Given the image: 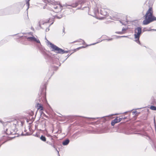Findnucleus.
Masks as SVG:
<instances>
[{
    "mask_svg": "<svg viewBox=\"0 0 156 156\" xmlns=\"http://www.w3.org/2000/svg\"><path fill=\"white\" fill-rule=\"evenodd\" d=\"M40 51L42 55H43L44 58L46 60L47 62H50L51 64L49 66L48 72L47 73V76L48 77H51L54 73V71L56 70L58 67L54 65L56 64L60 66L61 63L59 61V57H56L57 59H55V56H51L52 54L51 53L48 52V53L45 51V49L43 48H40Z\"/></svg>",
    "mask_w": 156,
    "mask_h": 156,
    "instance_id": "f257e3e1",
    "label": "nucleus"
},
{
    "mask_svg": "<svg viewBox=\"0 0 156 156\" xmlns=\"http://www.w3.org/2000/svg\"><path fill=\"white\" fill-rule=\"evenodd\" d=\"M144 16L145 19L143 21L144 25H147L151 22L156 20V17L153 15V11L151 7H149Z\"/></svg>",
    "mask_w": 156,
    "mask_h": 156,
    "instance_id": "f03ea898",
    "label": "nucleus"
},
{
    "mask_svg": "<svg viewBox=\"0 0 156 156\" xmlns=\"http://www.w3.org/2000/svg\"><path fill=\"white\" fill-rule=\"evenodd\" d=\"M47 41L48 44L50 45V47L52 48V51H53L57 54H61L68 53L69 52V50L65 51L50 42L48 40Z\"/></svg>",
    "mask_w": 156,
    "mask_h": 156,
    "instance_id": "7ed1b4c3",
    "label": "nucleus"
},
{
    "mask_svg": "<svg viewBox=\"0 0 156 156\" xmlns=\"http://www.w3.org/2000/svg\"><path fill=\"white\" fill-rule=\"evenodd\" d=\"M135 34L134 36L135 39V41L140 45H141L139 41V38L142 34V28L140 27H137L135 28L134 30Z\"/></svg>",
    "mask_w": 156,
    "mask_h": 156,
    "instance_id": "20e7f679",
    "label": "nucleus"
},
{
    "mask_svg": "<svg viewBox=\"0 0 156 156\" xmlns=\"http://www.w3.org/2000/svg\"><path fill=\"white\" fill-rule=\"evenodd\" d=\"M62 9V6L60 5H53V7L51 8L50 10L51 11H53L55 12H58L59 11H61Z\"/></svg>",
    "mask_w": 156,
    "mask_h": 156,
    "instance_id": "39448f33",
    "label": "nucleus"
},
{
    "mask_svg": "<svg viewBox=\"0 0 156 156\" xmlns=\"http://www.w3.org/2000/svg\"><path fill=\"white\" fill-rule=\"evenodd\" d=\"M46 88L45 84H44L42 87H41V90L39 93H40L41 95L42 96V97H44L45 95Z\"/></svg>",
    "mask_w": 156,
    "mask_h": 156,
    "instance_id": "423d86ee",
    "label": "nucleus"
},
{
    "mask_svg": "<svg viewBox=\"0 0 156 156\" xmlns=\"http://www.w3.org/2000/svg\"><path fill=\"white\" fill-rule=\"evenodd\" d=\"M26 38H27L28 41H35L37 43L40 44V42L39 40L37 39L34 36L29 37H26Z\"/></svg>",
    "mask_w": 156,
    "mask_h": 156,
    "instance_id": "0eeeda50",
    "label": "nucleus"
},
{
    "mask_svg": "<svg viewBox=\"0 0 156 156\" xmlns=\"http://www.w3.org/2000/svg\"><path fill=\"white\" fill-rule=\"evenodd\" d=\"M19 37H22L21 41V44L25 45H27L28 44V43L27 41L28 40L26 38V37L24 36V37H23L22 36H19Z\"/></svg>",
    "mask_w": 156,
    "mask_h": 156,
    "instance_id": "6e6552de",
    "label": "nucleus"
},
{
    "mask_svg": "<svg viewBox=\"0 0 156 156\" xmlns=\"http://www.w3.org/2000/svg\"><path fill=\"white\" fill-rule=\"evenodd\" d=\"M18 122L16 120H15L13 121H12L11 122H8L7 124L8 126H11L13 128H15L16 126L18 124Z\"/></svg>",
    "mask_w": 156,
    "mask_h": 156,
    "instance_id": "1a4fd4ad",
    "label": "nucleus"
},
{
    "mask_svg": "<svg viewBox=\"0 0 156 156\" xmlns=\"http://www.w3.org/2000/svg\"><path fill=\"white\" fill-rule=\"evenodd\" d=\"M132 129L130 128V127L127 126L125 129L124 133L127 134H129L132 133L133 132H132Z\"/></svg>",
    "mask_w": 156,
    "mask_h": 156,
    "instance_id": "9d476101",
    "label": "nucleus"
},
{
    "mask_svg": "<svg viewBox=\"0 0 156 156\" xmlns=\"http://www.w3.org/2000/svg\"><path fill=\"white\" fill-rule=\"evenodd\" d=\"M78 5V3H72L71 4H68L67 3H66L65 4H64L62 6V7H67L68 6H70V7H72L75 8Z\"/></svg>",
    "mask_w": 156,
    "mask_h": 156,
    "instance_id": "9b49d317",
    "label": "nucleus"
},
{
    "mask_svg": "<svg viewBox=\"0 0 156 156\" xmlns=\"http://www.w3.org/2000/svg\"><path fill=\"white\" fill-rule=\"evenodd\" d=\"M100 14L102 15L105 16L108 15V13L107 11V10L104 9H101L100 10Z\"/></svg>",
    "mask_w": 156,
    "mask_h": 156,
    "instance_id": "f8f14e48",
    "label": "nucleus"
},
{
    "mask_svg": "<svg viewBox=\"0 0 156 156\" xmlns=\"http://www.w3.org/2000/svg\"><path fill=\"white\" fill-rule=\"evenodd\" d=\"M5 132L7 135H12V133L11 132V127H9L8 128H6Z\"/></svg>",
    "mask_w": 156,
    "mask_h": 156,
    "instance_id": "ddd939ff",
    "label": "nucleus"
},
{
    "mask_svg": "<svg viewBox=\"0 0 156 156\" xmlns=\"http://www.w3.org/2000/svg\"><path fill=\"white\" fill-rule=\"evenodd\" d=\"M46 143L47 144H48L50 145L52 147H53L56 151H57V148H56L55 146V140H54V141H52V142H50L49 141H48L46 142Z\"/></svg>",
    "mask_w": 156,
    "mask_h": 156,
    "instance_id": "4468645a",
    "label": "nucleus"
},
{
    "mask_svg": "<svg viewBox=\"0 0 156 156\" xmlns=\"http://www.w3.org/2000/svg\"><path fill=\"white\" fill-rule=\"evenodd\" d=\"M38 110H40V111H43L44 108L41 104L37 103L36 106Z\"/></svg>",
    "mask_w": 156,
    "mask_h": 156,
    "instance_id": "2eb2a0df",
    "label": "nucleus"
},
{
    "mask_svg": "<svg viewBox=\"0 0 156 156\" xmlns=\"http://www.w3.org/2000/svg\"><path fill=\"white\" fill-rule=\"evenodd\" d=\"M118 119V117H117L112 121L111 124L112 126H114L115 123L119 122Z\"/></svg>",
    "mask_w": 156,
    "mask_h": 156,
    "instance_id": "dca6fc26",
    "label": "nucleus"
},
{
    "mask_svg": "<svg viewBox=\"0 0 156 156\" xmlns=\"http://www.w3.org/2000/svg\"><path fill=\"white\" fill-rule=\"evenodd\" d=\"M30 115V117H31V118L29 117V119L30 121V122L29 123V124L32 123V122L34 121V118L32 117L34 115V113L32 111L31 112Z\"/></svg>",
    "mask_w": 156,
    "mask_h": 156,
    "instance_id": "f3484780",
    "label": "nucleus"
},
{
    "mask_svg": "<svg viewBox=\"0 0 156 156\" xmlns=\"http://www.w3.org/2000/svg\"><path fill=\"white\" fill-rule=\"evenodd\" d=\"M150 143L154 150L156 151V144L152 140L150 141Z\"/></svg>",
    "mask_w": 156,
    "mask_h": 156,
    "instance_id": "a211bd4d",
    "label": "nucleus"
},
{
    "mask_svg": "<svg viewBox=\"0 0 156 156\" xmlns=\"http://www.w3.org/2000/svg\"><path fill=\"white\" fill-rule=\"evenodd\" d=\"M69 141H70L69 139H66L63 141L62 144L64 146L67 145L69 144Z\"/></svg>",
    "mask_w": 156,
    "mask_h": 156,
    "instance_id": "6ab92c4d",
    "label": "nucleus"
},
{
    "mask_svg": "<svg viewBox=\"0 0 156 156\" xmlns=\"http://www.w3.org/2000/svg\"><path fill=\"white\" fill-rule=\"evenodd\" d=\"M94 12L95 15L99 13L98 9L97 6L94 9Z\"/></svg>",
    "mask_w": 156,
    "mask_h": 156,
    "instance_id": "aec40b11",
    "label": "nucleus"
},
{
    "mask_svg": "<svg viewBox=\"0 0 156 156\" xmlns=\"http://www.w3.org/2000/svg\"><path fill=\"white\" fill-rule=\"evenodd\" d=\"M85 2V0H81L78 1V2H76L75 3H78V5L79 4H80L82 5V4H83Z\"/></svg>",
    "mask_w": 156,
    "mask_h": 156,
    "instance_id": "412c9836",
    "label": "nucleus"
},
{
    "mask_svg": "<svg viewBox=\"0 0 156 156\" xmlns=\"http://www.w3.org/2000/svg\"><path fill=\"white\" fill-rule=\"evenodd\" d=\"M139 134H140V135H141L142 136H147L150 139V137H149V136H148V135L147 133L146 132H143V133H139Z\"/></svg>",
    "mask_w": 156,
    "mask_h": 156,
    "instance_id": "4be33fe9",
    "label": "nucleus"
},
{
    "mask_svg": "<svg viewBox=\"0 0 156 156\" xmlns=\"http://www.w3.org/2000/svg\"><path fill=\"white\" fill-rule=\"evenodd\" d=\"M40 139L41 140L44 142H45L46 141V138L43 135H42L40 137Z\"/></svg>",
    "mask_w": 156,
    "mask_h": 156,
    "instance_id": "5701e85b",
    "label": "nucleus"
},
{
    "mask_svg": "<svg viewBox=\"0 0 156 156\" xmlns=\"http://www.w3.org/2000/svg\"><path fill=\"white\" fill-rule=\"evenodd\" d=\"M150 108L152 110L156 111V106L151 105L150 107Z\"/></svg>",
    "mask_w": 156,
    "mask_h": 156,
    "instance_id": "b1692460",
    "label": "nucleus"
},
{
    "mask_svg": "<svg viewBox=\"0 0 156 156\" xmlns=\"http://www.w3.org/2000/svg\"><path fill=\"white\" fill-rule=\"evenodd\" d=\"M21 135L22 136H29V135H30V134L29 133L27 132V133H23V132L21 134Z\"/></svg>",
    "mask_w": 156,
    "mask_h": 156,
    "instance_id": "393cba45",
    "label": "nucleus"
},
{
    "mask_svg": "<svg viewBox=\"0 0 156 156\" xmlns=\"http://www.w3.org/2000/svg\"><path fill=\"white\" fill-rule=\"evenodd\" d=\"M15 128H13L12 129V128L11 127V132L12 133V134H15Z\"/></svg>",
    "mask_w": 156,
    "mask_h": 156,
    "instance_id": "a878e982",
    "label": "nucleus"
},
{
    "mask_svg": "<svg viewBox=\"0 0 156 156\" xmlns=\"http://www.w3.org/2000/svg\"><path fill=\"white\" fill-rule=\"evenodd\" d=\"M125 33V32H123V31H122L116 32V33L119 34H124Z\"/></svg>",
    "mask_w": 156,
    "mask_h": 156,
    "instance_id": "bb28decb",
    "label": "nucleus"
},
{
    "mask_svg": "<svg viewBox=\"0 0 156 156\" xmlns=\"http://www.w3.org/2000/svg\"><path fill=\"white\" fill-rule=\"evenodd\" d=\"M33 135L37 137H39V134L37 133H36L35 134H34Z\"/></svg>",
    "mask_w": 156,
    "mask_h": 156,
    "instance_id": "cd10ccee",
    "label": "nucleus"
},
{
    "mask_svg": "<svg viewBox=\"0 0 156 156\" xmlns=\"http://www.w3.org/2000/svg\"><path fill=\"white\" fill-rule=\"evenodd\" d=\"M82 40L81 39H80L78 40H77L76 41H74L73 42H81V41H82Z\"/></svg>",
    "mask_w": 156,
    "mask_h": 156,
    "instance_id": "c85d7f7f",
    "label": "nucleus"
},
{
    "mask_svg": "<svg viewBox=\"0 0 156 156\" xmlns=\"http://www.w3.org/2000/svg\"><path fill=\"white\" fill-rule=\"evenodd\" d=\"M113 38H109L108 39H105V40H106L107 41H112V40H113Z\"/></svg>",
    "mask_w": 156,
    "mask_h": 156,
    "instance_id": "c756f323",
    "label": "nucleus"
},
{
    "mask_svg": "<svg viewBox=\"0 0 156 156\" xmlns=\"http://www.w3.org/2000/svg\"><path fill=\"white\" fill-rule=\"evenodd\" d=\"M26 4H27V5L28 6V7L27 9L29 8V5H30V4H29V1H27V2H26Z\"/></svg>",
    "mask_w": 156,
    "mask_h": 156,
    "instance_id": "7c9ffc66",
    "label": "nucleus"
},
{
    "mask_svg": "<svg viewBox=\"0 0 156 156\" xmlns=\"http://www.w3.org/2000/svg\"><path fill=\"white\" fill-rule=\"evenodd\" d=\"M43 115L42 116H44L46 117V118H48V116L46 115L44 112H42Z\"/></svg>",
    "mask_w": 156,
    "mask_h": 156,
    "instance_id": "2f4dec72",
    "label": "nucleus"
},
{
    "mask_svg": "<svg viewBox=\"0 0 156 156\" xmlns=\"http://www.w3.org/2000/svg\"><path fill=\"white\" fill-rule=\"evenodd\" d=\"M20 122L21 123V126H22L24 123V121H23L21 120Z\"/></svg>",
    "mask_w": 156,
    "mask_h": 156,
    "instance_id": "473e14b6",
    "label": "nucleus"
},
{
    "mask_svg": "<svg viewBox=\"0 0 156 156\" xmlns=\"http://www.w3.org/2000/svg\"><path fill=\"white\" fill-rule=\"evenodd\" d=\"M127 29V28H124L123 27L122 29V31L124 32V31L126 30Z\"/></svg>",
    "mask_w": 156,
    "mask_h": 156,
    "instance_id": "72a5a7b5",
    "label": "nucleus"
},
{
    "mask_svg": "<svg viewBox=\"0 0 156 156\" xmlns=\"http://www.w3.org/2000/svg\"><path fill=\"white\" fill-rule=\"evenodd\" d=\"M128 37V36H118V38H119V37Z\"/></svg>",
    "mask_w": 156,
    "mask_h": 156,
    "instance_id": "f704fd0d",
    "label": "nucleus"
},
{
    "mask_svg": "<svg viewBox=\"0 0 156 156\" xmlns=\"http://www.w3.org/2000/svg\"><path fill=\"white\" fill-rule=\"evenodd\" d=\"M25 119L26 120V121L27 123H29V122H30V119H28V118H25Z\"/></svg>",
    "mask_w": 156,
    "mask_h": 156,
    "instance_id": "c9c22d12",
    "label": "nucleus"
},
{
    "mask_svg": "<svg viewBox=\"0 0 156 156\" xmlns=\"http://www.w3.org/2000/svg\"><path fill=\"white\" fill-rule=\"evenodd\" d=\"M62 17V15H60L59 16H57V17L58 18V19H60Z\"/></svg>",
    "mask_w": 156,
    "mask_h": 156,
    "instance_id": "e433bc0d",
    "label": "nucleus"
},
{
    "mask_svg": "<svg viewBox=\"0 0 156 156\" xmlns=\"http://www.w3.org/2000/svg\"><path fill=\"white\" fill-rule=\"evenodd\" d=\"M132 113H133V115L134 114H135V115L136 114H137V112L136 111H133L132 112Z\"/></svg>",
    "mask_w": 156,
    "mask_h": 156,
    "instance_id": "4c0bfd02",
    "label": "nucleus"
},
{
    "mask_svg": "<svg viewBox=\"0 0 156 156\" xmlns=\"http://www.w3.org/2000/svg\"><path fill=\"white\" fill-rule=\"evenodd\" d=\"M118 121H119V122L120 121H121V120H122V118H121L119 117H118Z\"/></svg>",
    "mask_w": 156,
    "mask_h": 156,
    "instance_id": "58836bf2",
    "label": "nucleus"
},
{
    "mask_svg": "<svg viewBox=\"0 0 156 156\" xmlns=\"http://www.w3.org/2000/svg\"><path fill=\"white\" fill-rule=\"evenodd\" d=\"M101 41H99V42H97L96 43H93V44H90V45H87V46H89V45H94V44H97L99 42H100Z\"/></svg>",
    "mask_w": 156,
    "mask_h": 156,
    "instance_id": "ea45409f",
    "label": "nucleus"
},
{
    "mask_svg": "<svg viewBox=\"0 0 156 156\" xmlns=\"http://www.w3.org/2000/svg\"><path fill=\"white\" fill-rule=\"evenodd\" d=\"M154 126L155 128H156V122L155 119V118H154Z\"/></svg>",
    "mask_w": 156,
    "mask_h": 156,
    "instance_id": "a19ab883",
    "label": "nucleus"
},
{
    "mask_svg": "<svg viewBox=\"0 0 156 156\" xmlns=\"http://www.w3.org/2000/svg\"><path fill=\"white\" fill-rule=\"evenodd\" d=\"M46 136L47 137H49L50 138L51 136L49 134L47 133L46 134Z\"/></svg>",
    "mask_w": 156,
    "mask_h": 156,
    "instance_id": "79ce46f5",
    "label": "nucleus"
},
{
    "mask_svg": "<svg viewBox=\"0 0 156 156\" xmlns=\"http://www.w3.org/2000/svg\"><path fill=\"white\" fill-rule=\"evenodd\" d=\"M85 48V47L84 46H82V47H80L77 48V49H80L82 48Z\"/></svg>",
    "mask_w": 156,
    "mask_h": 156,
    "instance_id": "37998d69",
    "label": "nucleus"
},
{
    "mask_svg": "<svg viewBox=\"0 0 156 156\" xmlns=\"http://www.w3.org/2000/svg\"><path fill=\"white\" fill-rule=\"evenodd\" d=\"M50 138H51V141H54V139H53V138H52V136H51V137H50Z\"/></svg>",
    "mask_w": 156,
    "mask_h": 156,
    "instance_id": "c03bdc74",
    "label": "nucleus"
},
{
    "mask_svg": "<svg viewBox=\"0 0 156 156\" xmlns=\"http://www.w3.org/2000/svg\"><path fill=\"white\" fill-rule=\"evenodd\" d=\"M72 54V53L71 54H68L67 55V58L66 59H67V58L69 57Z\"/></svg>",
    "mask_w": 156,
    "mask_h": 156,
    "instance_id": "a18cd8bd",
    "label": "nucleus"
},
{
    "mask_svg": "<svg viewBox=\"0 0 156 156\" xmlns=\"http://www.w3.org/2000/svg\"><path fill=\"white\" fill-rule=\"evenodd\" d=\"M41 111V112H40V114H41V116L42 115H43V114H42V112H43L42 111Z\"/></svg>",
    "mask_w": 156,
    "mask_h": 156,
    "instance_id": "49530a36",
    "label": "nucleus"
},
{
    "mask_svg": "<svg viewBox=\"0 0 156 156\" xmlns=\"http://www.w3.org/2000/svg\"><path fill=\"white\" fill-rule=\"evenodd\" d=\"M82 41H83V42H82V44H85V41H84V40H82Z\"/></svg>",
    "mask_w": 156,
    "mask_h": 156,
    "instance_id": "de8ad7c7",
    "label": "nucleus"
},
{
    "mask_svg": "<svg viewBox=\"0 0 156 156\" xmlns=\"http://www.w3.org/2000/svg\"><path fill=\"white\" fill-rule=\"evenodd\" d=\"M60 115V116H59L60 117H62V115H61V114H60V113H58Z\"/></svg>",
    "mask_w": 156,
    "mask_h": 156,
    "instance_id": "09e8293b",
    "label": "nucleus"
},
{
    "mask_svg": "<svg viewBox=\"0 0 156 156\" xmlns=\"http://www.w3.org/2000/svg\"><path fill=\"white\" fill-rule=\"evenodd\" d=\"M49 30V28H47L46 29V31H48Z\"/></svg>",
    "mask_w": 156,
    "mask_h": 156,
    "instance_id": "8fccbe9b",
    "label": "nucleus"
},
{
    "mask_svg": "<svg viewBox=\"0 0 156 156\" xmlns=\"http://www.w3.org/2000/svg\"><path fill=\"white\" fill-rule=\"evenodd\" d=\"M126 118V117H123L122 118V119H125Z\"/></svg>",
    "mask_w": 156,
    "mask_h": 156,
    "instance_id": "3c124183",
    "label": "nucleus"
},
{
    "mask_svg": "<svg viewBox=\"0 0 156 156\" xmlns=\"http://www.w3.org/2000/svg\"><path fill=\"white\" fill-rule=\"evenodd\" d=\"M1 11H0V15H4L3 14H1Z\"/></svg>",
    "mask_w": 156,
    "mask_h": 156,
    "instance_id": "603ef678",
    "label": "nucleus"
},
{
    "mask_svg": "<svg viewBox=\"0 0 156 156\" xmlns=\"http://www.w3.org/2000/svg\"><path fill=\"white\" fill-rule=\"evenodd\" d=\"M57 152H58V156H60V155H59V152L57 150Z\"/></svg>",
    "mask_w": 156,
    "mask_h": 156,
    "instance_id": "864d4df0",
    "label": "nucleus"
},
{
    "mask_svg": "<svg viewBox=\"0 0 156 156\" xmlns=\"http://www.w3.org/2000/svg\"><path fill=\"white\" fill-rule=\"evenodd\" d=\"M63 32L65 33L64 32H65V28L64 27L63 28Z\"/></svg>",
    "mask_w": 156,
    "mask_h": 156,
    "instance_id": "5fc2aeb1",
    "label": "nucleus"
},
{
    "mask_svg": "<svg viewBox=\"0 0 156 156\" xmlns=\"http://www.w3.org/2000/svg\"><path fill=\"white\" fill-rule=\"evenodd\" d=\"M37 126H38V125H35V128H36L37 127Z\"/></svg>",
    "mask_w": 156,
    "mask_h": 156,
    "instance_id": "6e6d98bb",
    "label": "nucleus"
},
{
    "mask_svg": "<svg viewBox=\"0 0 156 156\" xmlns=\"http://www.w3.org/2000/svg\"><path fill=\"white\" fill-rule=\"evenodd\" d=\"M88 118V119H96L95 118Z\"/></svg>",
    "mask_w": 156,
    "mask_h": 156,
    "instance_id": "4d7b16f0",
    "label": "nucleus"
},
{
    "mask_svg": "<svg viewBox=\"0 0 156 156\" xmlns=\"http://www.w3.org/2000/svg\"><path fill=\"white\" fill-rule=\"evenodd\" d=\"M38 95H39V96L40 97H41V95H40V94H39H39H38Z\"/></svg>",
    "mask_w": 156,
    "mask_h": 156,
    "instance_id": "13d9d810",
    "label": "nucleus"
},
{
    "mask_svg": "<svg viewBox=\"0 0 156 156\" xmlns=\"http://www.w3.org/2000/svg\"><path fill=\"white\" fill-rule=\"evenodd\" d=\"M151 30H154L156 31V30H154V29H151Z\"/></svg>",
    "mask_w": 156,
    "mask_h": 156,
    "instance_id": "bf43d9fd",
    "label": "nucleus"
},
{
    "mask_svg": "<svg viewBox=\"0 0 156 156\" xmlns=\"http://www.w3.org/2000/svg\"><path fill=\"white\" fill-rule=\"evenodd\" d=\"M0 122H1L2 123V121H1V120H0Z\"/></svg>",
    "mask_w": 156,
    "mask_h": 156,
    "instance_id": "052dcab7",
    "label": "nucleus"
},
{
    "mask_svg": "<svg viewBox=\"0 0 156 156\" xmlns=\"http://www.w3.org/2000/svg\"><path fill=\"white\" fill-rule=\"evenodd\" d=\"M127 112H125L124 113H126Z\"/></svg>",
    "mask_w": 156,
    "mask_h": 156,
    "instance_id": "680f3d73",
    "label": "nucleus"
},
{
    "mask_svg": "<svg viewBox=\"0 0 156 156\" xmlns=\"http://www.w3.org/2000/svg\"><path fill=\"white\" fill-rule=\"evenodd\" d=\"M17 34H14V35H13L14 36V35H16Z\"/></svg>",
    "mask_w": 156,
    "mask_h": 156,
    "instance_id": "e2e57ef3",
    "label": "nucleus"
},
{
    "mask_svg": "<svg viewBox=\"0 0 156 156\" xmlns=\"http://www.w3.org/2000/svg\"><path fill=\"white\" fill-rule=\"evenodd\" d=\"M43 8H44H44H45V7H44Z\"/></svg>",
    "mask_w": 156,
    "mask_h": 156,
    "instance_id": "0e129e2a",
    "label": "nucleus"
},
{
    "mask_svg": "<svg viewBox=\"0 0 156 156\" xmlns=\"http://www.w3.org/2000/svg\"><path fill=\"white\" fill-rule=\"evenodd\" d=\"M139 108H137V109H139Z\"/></svg>",
    "mask_w": 156,
    "mask_h": 156,
    "instance_id": "69168bd1",
    "label": "nucleus"
},
{
    "mask_svg": "<svg viewBox=\"0 0 156 156\" xmlns=\"http://www.w3.org/2000/svg\"><path fill=\"white\" fill-rule=\"evenodd\" d=\"M53 23H51V24H52Z\"/></svg>",
    "mask_w": 156,
    "mask_h": 156,
    "instance_id": "338daca9",
    "label": "nucleus"
},
{
    "mask_svg": "<svg viewBox=\"0 0 156 156\" xmlns=\"http://www.w3.org/2000/svg\"><path fill=\"white\" fill-rule=\"evenodd\" d=\"M27 1H30V0H28Z\"/></svg>",
    "mask_w": 156,
    "mask_h": 156,
    "instance_id": "774afa93",
    "label": "nucleus"
}]
</instances>
